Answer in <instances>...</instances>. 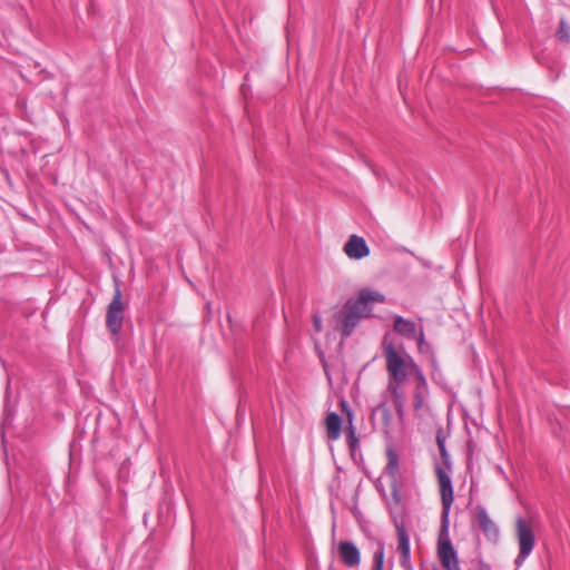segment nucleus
Masks as SVG:
<instances>
[{"label":"nucleus","mask_w":570,"mask_h":570,"mask_svg":"<svg viewBox=\"0 0 570 570\" xmlns=\"http://www.w3.org/2000/svg\"><path fill=\"white\" fill-rule=\"evenodd\" d=\"M414 377H415L416 385H415V391H414L413 406L415 410H419L423 406V402L429 393V389H428L426 379H425L422 370L417 371L414 374Z\"/></svg>","instance_id":"obj_11"},{"label":"nucleus","mask_w":570,"mask_h":570,"mask_svg":"<svg viewBox=\"0 0 570 570\" xmlns=\"http://www.w3.org/2000/svg\"><path fill=\"white\" fill-rule=\"evenodd\" d=\"M337 553L341 561L350 567H357L361 562L358 548L352 541H341L337 546Z\"/></svg>","instance_id":"obj_8"},{"label":"nucleus","mask_w":570,"mask_h":570,"mask_svg":"<svg viewBox=\"0 0 570 570\" xmlns=\"http://www.w3.org/2000/svg\"><path fill=\"white\" fill-rule=\"evenodd\" d=\"M326 434L327 439L335 441L341 435L342 419L336 412H330L326 416Z\"/></svg>","instance_id":"obj_12"},{"label":"nucleus","mask_w":570,"mask_h":570,"mask_svg":"<svg viewBox=\"0 0 570 570\" xmlns=\"http://www.w3.org/2000/svg\"><path fill=\"white\" fill-rule=\"evenodd\" d=\"M517 534H533L530 525L523 518L517 520Z\"/></svg>","instance_id":"obj_21"},{"label":"nucleus","mask_w":570,"mask_h":570,"mask_svg":"<svg viewBox=\"0 0 570 570\" xmlns=\"http://www.w3.org/2000/svg\"><path fill=\"white\" fill-rule=\"evenodd\" d=\"M313 325L316 332L322 331V317L318 314L313 316Z\"/></svg>","instance_id":"obj_22"},{"label":"nucleus","mask_w":570,"mask_h":570,"mask_svg":"<svg viewBox=\"0 0 570 570\" xmlns=\"http://www.w3.org/2000/svg\"><path fill=\"white\" fill-rule=\"evenodd\" d=\"M397 551L401 554L400 563L405 569H411V546L410 537H399Z\"/></svg>","instance_id":"obj_15"},{"label":"nucleus","mask_w":570,"mask_h":570,"mask_svg":"<svg viewBox=\"0 0 570 570\" xmlns=\"http://www.w3.org/2000/svg\"><path fill=\"white\" fill-rule=\"evenodd\" d=\"M404 382H396L394 380H389V383H387V390L391 392L394 402L399 404L400 409L402 407V403L404 400V394L400 389V386Z\"/></svg>","instance_id":"obj_18"},{"label":"nucleus","mask_w":570,"mask_h":570,"mask_svg":"<svg viewBox=\"0 0 570 570\" xmlns=\"http://www.w3.org/2000/svg\"><path fill=\"white\" fill-rule=\"evenodd\" d=\"M125 305L120 287L116 284L114 296L107 307L106 326L114 336H118L124 324Z\"/></svg>","instance_id":"obj_5"},{"label":"nucleus","mask_w":570,"mask_h":570,"mask_svg":"<svg viewBox=\"0 0 570 570\" xmlns=\"http://www.w3.org/2000/svg\"><path fill=\"white\" fill-rule=\"evenodd\" d=\"M382 351L389 380L406 382L410 375L421 370L413 357L405 352L404 346L402 344L396 346L387 334L383 337Z\"/></svg>","instance_id":"obj_3"},{"label":"nucleus","mask_w":570,"mask_h":570,"mask_svg":"<svg viewBox=\"0 0 570 570\" xmlns=\"http://www.w3.org/2000/svg\"><path fill=\"white\" fill-rule=\"evenodd\" d=\"M556 38L562 43H570V26L564 18H561L559 21Z\"/></svg>","instance_id":"obj_16"},{"label":"nucleus","mask_w":570,"mask_h":570,"mask_svg":"<svg viewBox=\"0 0 570 570\" xmlns=\"http://www.w3.org/2000/svg\"><path fill=\"white\" fill-rule=\"evenodd\" d=\"M438 557L446 570H460L458 553L450 540V537H439Z\"/></svg>","instance_id":"obj_6"},{"label":"nucleus","mask_w":570,"mask_h":570,"mask_svg":"<svg viewBox=\"0 0 570 570\" xmlns=\"http://www.w3.org/2000/svg\"><path fill=\"white\" fill-rule=\"evenodd\" d=\"M384 295L372 289H362L356 299H350L344 305V309L337 315V326L342 338H347L354 332V328L362 318L368 317L372 313L370 303H383Z\"/></svg>","instance_id":"obj_2"},{"label":"nucleus","mask_w":570,"mask_h":570,"mask_svg":"<svg viewBox=\"0 0 570 570\" xmlns=\"http://www.w3.org/2000/svg\"><path fill=\"white\" fill-rule=\"evenodd\" d=\"M387 463L384 473L390 479L391 501L387 502L392 519L396 528V534H407L413 531L411 520L404 512L403 507V485L404 478L400 474V462L397 453L392 449H386Z\"/></svg>","instance_id":"obj_1"},{"label":"nucleus","mask_w":570,"mask_h":570,"mask_svg":"<svg viewBox=\"0 0 570 570\" xmlns=\"http://www.w3.org/2000/svg\"><path fill=\"white\" fill-rule=\"evenodd\" d=\"M342 411L346 413L348 419V424L345 428L346 442L351 450V454L354 455L355 452L360 449V439L356 435V429L353 424V413L348 407V404L345 400L341 401Z\"/></svg>","instance_id":"obj_9"},{"label":"nucleus","mask_w":570,"mask_h":570,"mask_svg":"<svg viewBox=\"0 0 570 570\" xmlns=\"http://www.w3.org/2000/svg\"><path fill=\"white\" fill-rule=\"evenodd\" d=\"M419 328L420 326H417L414 321L400 315L394 316L393 330L406 340H412L414 336H417Z\"/></svg>","instance_id":"obj_10"},{"label":"nucleus","mask_w":570,"mask_h":570,"mask_svg":"<svg viewBox=\"0 0 570 570\" xmlns=\"http://www.w3.org/2000/svg\"><path fill=\"white\" fill-rule=\"evenodd\" d=\"M436 443H438V446L440 450V455H441L443 464L448 469H451L450 454L445 448V438L443 436L442 430H439L436 433Z\"/></svg>","instance_id":"obj_17"},{"label":"nucleus","mask_w":570,"mask_h":570,"mask_svg":"<svg viewBox=\"0 0 570 570\" xmlns=\"http://www.w3.org/2000/svg\"><path fill=\"white\" fill-rule=\"evenodd\" d=\"M412 340H414L417 343V348L422 353L425 348H429V344L425 342L424 331L423 327L420 326L417 336H414Z\"/></svg>","instance_id":"obj_20"},{"label":"nucleus","mask_w":570,"mask_h":570,"mask_svg":"<svg viewBox=\"0 0 570 570\" xmlns=\"http://www.w3.org/2000/svg\"><path fill=\"white\" fill-rule=\"evenodd\" d=\"M344 253L351 259H362L370 255V247L365 239L358 235H351L343 247Z\"/></svg>","instance_id":"obj_7"},{"label":"nucleus","mask_w":570,"mask_h":570,"mask_svg":"<svg viewBox=\"0 0 570 570\" xmlns=\"http://www.w3.org/2000/svg\"><path fill=\"white\" fill-rule=\"evenodd\" d=\"M432 367H433V371H432V377L434 379L435 377V372H439L440 368H439V365H438V362L435 360V357L432 358Z\"/></svg>","instance_id":"obj_23"},{"label":"nucleus","mask_w":570,"mask_h":570,"mask_svg":"<svg viewBox=\"0 0 570 570\" xmlns=\"http://www.w3.org/2000/svg\"><path fill=\"white\" fill-rule=\"evenodd\" d=\"M439 488H440V495L442 501V517H443V524L440 528L439 534H448L449 532V525H448V517L450 512V508L453 502V487L452 481L449 475V473L441 468L440 465H436L435 468Z\"/></svg>","instance_id":"obj_4"},{"label":"nucleus","mask_w":570,"mask_h":570,"mask_svg":"<svg viewBox=\"0 0 570 570\" xmlns=\"http://www.w3.org/2000/svg\"><path fill=\"white\" fill-rule=\"evenodd\" d=\"M373 570H383L384 564V547L382 544L374 552Z\"/></svg>","instance_id":"obj_19"},{"label":"nucleus","mask_w":570,"mask_h":570,"mask_svg":"<svg viewBox=\"0 0 570 570\" xmlns=\"http://www.w3.org/2000/svg\"><path fill=\"white\" fill-rule=\"evenodd\" d=\"M535 537H519L520 551L518 557L514 560V563L520 567L527 557L531 553L534 547Z\"/></svg>","instance_id":"obj_13"},{"label":"nucleus","mask_w":570,"mask_h":570,"mask_svg":"<svg viewBox=\"0 0 570 570\" xmlns=\"http://www.w3.org/2000/svg\"><path fill=\"white\" fill-rule=\"evenodd\" d=\"M476 521L479 528L485 533V534H493L497 533L495 524L490 519L489 514L487 513L485 509L482 507H478L476 509Z\"/></svg>","instance_id":"obj_14"}]
</instances>
